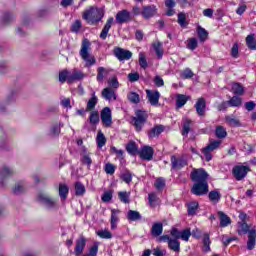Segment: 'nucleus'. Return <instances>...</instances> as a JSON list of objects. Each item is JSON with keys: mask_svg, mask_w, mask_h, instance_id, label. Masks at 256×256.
<instances>
[{"mask_svg": "<svg viewBox=\"0 0 256 256\" xmlns=\"http://www.w3.org/2000/svg\"><path fill=\"white\" fill-rule=\"evenodd\" d=\"M103 17H105V11L97 7H90L82 14V19H84L88 25H97Z\"/></svg>", "mask_w": 256, "mask_h": 256, "instance_id": "nucleus-1", "label": "nucleus"}, {"mask_svg": "<svg viewBox=\"0 0 256 256\" xmlns=\"http://www.w3.org/2000/svg\"><path fill=\"white\" fill-rule=\"evenodd\" d=\"M37 201L44 207V209H46V211H57V209H59V199L48 193H38Z\"/></svg>", "mask_w": 256, "mask_h": 256, "instance_id": "nucleus-2", "label": "nucleus"}, {"mask_svg": "<svg viewBox=\"0 0 256 256\" xmlns=\"http://www.w3.org/2000/svg\"><path fill=\"white\" fill-rule=\"evenodd\" d=\"M89 51H91V42L88 39H84L82 41L79 55L81 59L85 61V67L87 68L93 67V65L97 63V59H95V56L89 53Z\"/></svg>", "mask_w": 256, "mask_h": 256, "instance_id": "nucleus-3", "label": "nucleus"}, {"mask_svg": "<svg viewBox=\"0 0 256 256\" xmlns=\"http://www.w3.org/2000/svg\"><path fill=\"white\" fill-rule=\"evenodd\" d=\"M133 126L139 133L143 130L145 123H147V113L145 111H136V116L132 118Z\"/></svg>", "mask_w": 256, "mask_h": 256, "instance_id": "nucleus-4", "label": "nucleus"}, {"mask_svg": "<svg viewBox=\"0 0 256 256\" xmlns=\"http://www.w3.org/2000/svg\"><path fill=\"white\" fill-rule=\"evenodd\" d=\"M190 177L194 183H208L209 180V174L203 168L193 169Z\"/></svg>", "mask_w": 256, "mask_h": 256, "instance_id": "nucleus-5", "label": "nucleus"}, {"mask_svg": "<svg viewBox=\"0 0 256 256\" xmlns=\"http://www.w3.org/2000/svg\"><path fill=\"white\" fill-rule=\"evenodd\" d=\"M191 193L198 197L207 195L209 193V182H195L191 189Z\"/></svg>", "mask_w": 256, "mask_h": 256, "instance_id": "nucleus-6", "label": "nucleus"}, {"mask_svg": "<svg viewBox=\"0 0 256 256\" xmlns=\"http://www.w3.org/2000/svg\"><path fill=\"white\" fill-rule=\"evenodd\" d=\"M251 171L249 166L238 165L234 166L232 169V175L236 179V181H243L247 177V173Z\"/></svg>", "mask_w": 256, "mask_h": 256, "instance_id": "nucleus-7", "label": "nucleus"}, {"mask_svg": "<svg viewBox=\"0 0 256 256\" xmlns=\"http://www.w3.org/2000/svg\"><path fill=\"white\" fill-rule=\"evenodd\" d=\"M171 165H172V169H174L175 171H179L181 169H183V167H187L188 163H187V158L185 156H171Z\"/></svg>", "mask_w": 256, "mask_h": 256, "instance_id": "nucleus-8", "label": "nucleus"}, {"mask_svg": "<svg viewBox=\"0 0 256 256\" xmlns=\"http://www.w3.org/2000/svg\"><path fill=\"white\" fill-rule=\"evenodd\" d=\"M113 53H114V56L116 57V59H118V61H129V59H131V57H133L132 51L125 50L121 47L114 48Z\"/></svg>", "mask_w": 256, "mask_h": 256, "instance_id": "nucleus-9", "label": "nucleus"}, {"mask_svg": "<svg viewBox=\"0 0 256 256\" xmlns=\"http://www.w3.org/2000/svg\"><path fill=\"white\" fill-rule=\"evenodd\" d=\"M80 161L82 165H86L88 169L93 165V160L91 159V153L87 150V147L80 148Z\"/></svg>", "mask_w": 256, "mask_h": 256, "instance_id": "nucleus-10", "label": "nucleus"}, {"mask_svg": "<svg viewBox=\"0 0 256 256\" xmlns=\"http://www.w3.org/2000/svg\"><path fill=\"white\" fill-rule=\"evenodd\" d=\"M87 246V238L85 236H80L76 240V246L74 249V253L76 256H81L83 251H85V247Z\"/></svg>", "mask_w": 256, "mask_h": 256, "instance_id": "nucleus-11", "label": "nucleus"}, {"mask_svg": "<svg viewBox=\"0 0 256 256\" xmlns=\"http://www.w3.org/2000/svg\"><path fill=\"white\" fill-rule=\"evenodd\" d=\"M147 99L153 107L159 105V99L161 98V93L159 91L146 90Z\"/></svg>", "mask_w": 256, "mask_h": 256, "instance_id": "nucleus-12", "label": "nucleus"}, {"mask_svg": "<svg viewBox=\"0 0 256 256\" xmlns=\"http://www.w3.org/2000/svg\"><path fill=\"white\" fill-rule=\"evenodd\" d=\"M157 15V6L155 5H146L142 7V17L144 19H151Z\"/></svg>", "mask_w": 256, "mask_h": 256, "instance_id": "nucleus-13", "label": "nucleus"}, {"mask_svg": "<svg viewBox=\"0 0 256 256\" xmlns=\"http://www.w3.org/2000/svg\"><path fill=\"white\" fill-rule=\"evenodd\" d=\"M101 120L105 127H111L113 119L111 117V108L105 107L101 112Z\"/></svg>", "mask_w": 256, "mask_h": 256, "instance_id": "nucleus-14", "label": "nucleus"}, {"mask_svg": "<svg viewBox=\"0 0 256 256\" xmlns=\"http://www.w3.org/2000/svg\"><path fill=\"white\" fill-rule=\"evenodd\" d=\"M195 109L199 117H205V111L207 109V101L205 98H199L195 104Z\"/></svg>", "mask_w": 256, "mask_h": 256, "instance_id": "nucleus-15", "label": "nucleus"}, {"mask_svg": "<svg viewBox=\"0 0 256 256\" xmlns=\"http://www.w3.org/2000/svg\"><path fill=\"white\" fill-rule=\"evenodd\" d=\"M154 153L155 151L151 146H144L139 152L140 159H143L144 161H151V159H153Z\"/></svg>", "mask_w": 256, "mask_h": 256, "instance_id": "nucleus-16", "label": "nucleus"}, {"mask_svg": "<svg viewBox=\"0 0 256 256\" xmlns=\"http://www.w3.org/2000/svg\"><path fill=\"white\" fill-rule=\"evenodd\" d=\"M128 21H131V13L127 10L119 11L116 14V23L119 25H123V23H128Z\"/></svg>", "mask_w": 256, "mask_h": 256, "instance_id": "nucleus-17", "label": "nucleus"}, {"mask_svg": "<svg viewBox=\"0 0 256 256\" xmlns=\"http://www.w3.org/2000/svg\"><path fill=\"white\" fill-rule=\"evenodd\" d=\"M64 127L63 122H55L51 125L50 130H49V135L51 137H59L61 134V128Z\"/></svg>", "mask_w": 256, "mask_h": 256, "instance_id": "nucleus-18", "label": "nucleus"}, {"mask_svg": "<svg viewBox=\"0 0 256 256\" xmlns=\"http://www.w3.org/2000/svg\"><path fill=\"white\" fill-rule=\"evenodd\" d=\"M115 21V19L113 17L108 18L106 24L104 25L101 33H100V39H102L103 41H105V39H107V35H109V31L111 29V26L113 25V22Z\"/></svg>", "mask_w": 256, "mask_h": 256, "instance_id": "nucleus-19", "label": "nucleus"}, {"mask_svg": "<svg viewBox=\"0 0 256 256\" xmlns=\"http://www.w3.org/2000/svg\"><path fill=\"white\" fill-rule=\"evenodd\" d=\"M111 71H113L112 69H107L103 66H100L97 68V76H96V80L98 81V83H103V79H105V77H107V75H109V73H111Z\"/></svg>", "mask_w": 256, "mask_h": 256, "instance_id": "nucleus-20", "label": "nucleus"}, {"mask_svg": "<svg viewBox=\"0 0 256 256\" xmlns=\"http://www.w3.org/2000/svg\"><path fill=\"white\" fill-rule=\"evenodd\" d=\"M83 79H85V74L81 71L74 70L68 76V83H75V81H81Z\"/></svg>", "mask_w": 256, "mask_h": 256, "instance_id": "nucleus-21", "label": "nucleus"}, {"mask_svg": "<svg viewBox=\"0 0 256 256\" xmlns=\"http://www.w3.org/2000/svg\"><path fill=\"white\" fill-rule=\"evenodd\" d=\"M256 243V230L251 229L248 234V241H247V249L248 251H253L255 249Z\"/></svg>", "mask_w": 256, "mask_h": 256, "instance_id": "nucleus-22", "label": "nucleus"}, {"mask_svg": "<svg viewBox=\"0 0 256 256\" xmlns=\"http://www.w3.org/2000/svg\"><path fill=\"white\" fill-rule=\"evenodd\" d=\"M163 131H165L164 125H156L148 132V137L149 139H155V137H159Z\"/></svg>", "mask_w": 256, "mask_h": 256, "instance_id": "nucleus-23", "label": "nucleus"}, {"mask_svg": "<svg viewBox=\"0 0 256 256\" xmlns=\"http://www.w3.org/2000/svg\"><path fill=\"white\" fill-rule=\"evenodd\" d=\"M13 175H15V170L7 165L2 166L0 169L1 179H9V177H13Z\"/></svg>", "mask_w": 256, "mask_h": 256, "instance_id": "nucleus-24", "label": "nucleus"}, {"mask_svg": "<svg viewBox=\"0 0 256 256\" xmlns=\"http://www.w3.org/2000/svg\"><path fill=\"white\" fill-rule=\"evenodd\" d=\"M191 99V96H187L184 94H177L176 95V108L181 109V107H184L186 103Z\"/></svg>", "mask_w": 256, "mask_h": 256, "instance_id": "nucleus-25", "label": "nucleus"}, {"mask_svg": "<svg viewBox=\"0 0 256 256\" xmlns=\"http://www.w3.org/2000/svg\"><path fill=\"white\" fill-rule=\"evenodd\" d=\"M151 235L152 237H160V235H163V223H154L151 228Z\"/></svg>", "mask_w": 256, "mask_h": 256, "instance_id": "nucleus-26", "label": "nucleus"}, {"mask_svg": "<svg viewBox=\"0 0 256 256\" xmlns=\"http://www.w3.org/2000/svg\"><path fill=\"white\" fill-rule=\"evenodd\" d=\"M102 97L103 99H106V101H111V99H114V101L117 99V95L115 94V91L111 88H104L102 90Z\"/></svg>", "mask_w": 256, "mask_h": 256, "instance_id": "nucleus-27", "label": "nucleus"}, {"mask_svg": "<svg viewBox=\"0 0 256 256\" xmlns=\"http://www.w3.org/2000/svg\"><path fill=\"white\" fill-rule=\"evenodd\" d=\"M218 217L220 219V227H229L231 225V218L223 211L218 212Z\"/></svg>", "mask_w": 256, "mask_h": 256, "instance_id": "nucleus-28", "label": "nucleus"}, {"mask_svg": "<svg viewBox=\"0 0 256 256\" xmlns=\"http://www.w3.org/2000/svg\"><path fill=\"white\" fill-rule=\"evenodd\" d=\"M208 199L214 205H217L221 201V192L218 190H212L208 194Z\"/></svg>", "mask_w": 256, "mask_h": 256, "instance_id": "nucleus-29", "label": "nucleus"}, {"mask_svg": "<svg viewBox=\"0 0 256 256\" xmlns=\"http://www.w3.org/2000/svg\"><path fill=\"white\" fill-rule=\"evenodd\" d=\"M168 247L170 251H174V253H179L181 251V242L179 240L171 238L168 242Z\"/></svg>", "mask_w": 256, "mask_h": 256, "instance_id": "nucleus-30", "label": "nucleus"}, {"mask_svg": "<svg viewBox=\"0 0 256 256\" xmlns=\"http://www.w3.org/2000/svg\"><path fill=\"white\" fill-rule=\"evenodd\" d=\"M225 122L229 127H241V121L237 119L234 115L225 116Z\"/></svg>", "mask_w": 256, "mask_h": 256, "instance_id": "nucleus-31", "label": "nucleus"}, {"mask_svg": "<svg viewBox=\"0 0 256 256\" xmlns=\"http://www.w3.org/2000/svg\"><path fill=\"white\" fill-rule=\"evenodd\" d=\"M118 199L121 203H125L126 205L131 203V192L121 191L118 192Z\"/></svg>", "mask_w": 256, "mask_h": 256, "instance_id": "nucleus-32", "label": "nucleus"}, {"mask_svg": "<svg viewBox=\"0 0 256 256\" xmlns=\"http://www.w3.org/2000/svg\"><path fill=\"white\" fill-rule=\"evenodd\" d=\"M152 47L156 53V56L158 57V59H163V43H161L160 41L154 42L152 44Z\"/></svg>", "mask_w": 256, "mask_h": 256, "instance_id": "nucleus-33", "label": "nucleus"}, {"mask_svg": "<svg viewBox=\"0 0 256 256\" xmlns=\"http://www.w3.org/2000/svg\"><path fill=\"white\" fill-rule=\"evenodd\" d=\"M126 151L129 155H137L139 153V147H137V143L130 141L126 145Z\"/></svg>", "mask_w": 256, "mask_h": 256, "instance_id": "nucleus-34", "label": "nucleus"}, {"mask_svg": "<svg viewBox=\"0 0 256 256\" xmlns=\"http://www.w3.org/2000/svg\"><path fill=\"white\" fill-rule=\"evenodd\" d=\"M196 31H197L198 39H200L201 43L207 41V38L209 37V32H207L205 28L198 26Z\"/></svg>", "mask_w": 256, "mask_h": 256, "instance_id": "nucleus-35", "label": "nucleus"}, {"mask_svg": "<svg viewBox=\"0 0 256 256\" xmlns=\"http://www.w3.org/2000/svg\"><path fill=\"white\" fill-rule=\"evenodd\" d=\"M17 93H19V90L12 89L10 93H8V95L6 96V99L4 101L5 105H11V103H15Z\"/></svg>", "mask_w": 256, "mask_h": 256, "instance_id": "nucleus-36", "label": "nucleus"}, {"mask_svg": "<svg viewBox=\"0 0 256 256\" xmlns=\"http://www.w3.org/2000/svg\"><path fill=\"white\" fill-rule=\"evenodd\" d=\"M25 191H26L25 182L16 183L12 189V192L14 193V195H23Z\"/></svg>", "mask_w": 256, "mask_h": 256, "instance_id": "nucleus-37", "label": "nucleus"}, {"mask_svg": "<svg viewBox=\"0 0 256 256\" xmlns=\"http://www.w3.org/2000/svg\"><path fill=\"white\" fill-rule=\"evenodd\" d=\"M246 45H247L248 49H251V51L256 50L255 34H249L246 37Z\"/></svg>", "mask_w": 256, "mask_h": 256, "instance_id": "nucleus-38", "label": "nucleus"}, {"mask_svg": "<svg viewBox=\"0 0 256 256\" xmlns=\"http://www.w3.org/2000/svg\"><path fill=\"white\" fill-rule=\"evenodd\" d=\"M69 195V187H67L66 184H60L59 185V197L62 201H65L67 199V196Z\"/></svg>", "mask_w": 256, "mask_h": 256, "instance_id": "nucleus-39", "label": "nucleus"}, {"mask_svg": "<svg viewBox=\"0 0 256 256\" xmlns=\"http://www.w3.org/2000/svg\"><path fill=\"white\" fill-rule=\"evenodd\" d=\"M228 105L230 107H241L243 105V99L239 96H233L228 100Z\"/></svg>", "mask_w": 256, "mask_h": 256, "instance_id": "nucleus-40", "label": "nucleus"}, {"mask_svg": "<svg viewBox=\"0 0 256 256\" xmlns=\"http://www.w3.org/2000/svg\"><path fill=\"white\" fill-rule=\"evenodd\" d=\"M74 187H75V195L77 197H83V195H85L86 189L83 183L76 182Z\"/></svg>", "mask_w": 256, "mask_h": 256, "instance_id": "nucleus-41", "label": "nucleus"}, {"mask_svg": "<svg viewBox=\"0 0 256 256\" xmlns=\"http://www.w3.org/2000/svg\"><path fill=\"white\" fill-rule=\"evenodd\" d=\"M178 24L182 29H186L189 22H187V15L184 12L178 13Z\"/></svg>", "mask_w": 256, "mask_h": 256, "instance_id": "nucleus-42", "label": "nucleus"}, {"mask_svg": "<svg viewBox=\"0 0 256 256\" xmlns=\"http://www.w3.org/2000/svg\"><path fill=\"white\" fill-rule=\"evenodd\" d=\"M119 210H111V229H117V223H119V217L117 216Z\"/></svg>", "mask_w": 256, "mask_h": 256, "instance_id": "nucleus-43", "label": "nucleus"}, {"mask_svg": "<svg viewBox=\"0 0 256 256\" xmlns=\"http://www.w3.org/2000/svg\"><path fill=\"white\" fill-rule=\"evenodd\" d=\"M126 217H127L128 221H139V220H141V214L138 211H135V210H129Z\"/></svg>", "mask_w": 256, "mask_h": 256, "instance_id": "nucleus-44", "label": "nucleus"}, {"mask_svg": "<svg viewBox=\"0 0 256 256\" xmlns=\"http://www.w3.org/2000/svg\"><path fill=\"white\" fill-rule=\"evenodd\" d=\"M96 143L99 147V149H101L102 147H105V143H107V138H105V134H103V132L99 131L96 137Z\"/></svg>", "mask_w": 256, "mask_h": 256, "instance_id": "nucleus-45", "label": "nucleus"}, {"mask_svg": "<svg viewBox=\"0 0 256 256\" xmlns=\"http://www.w3.org/2000/svg\"><path fill=\"white\" fill-rule=\"evenodd\" d=\"M13 21H15V15H13V13L6 12L3 14L2 23L4 25H9V23H13Z\"/></svg>", "mask_w": 256, "mask_h": 256, "instance_id": "nucleus-46", "label": "nucleus"}, {"mask_svg": "<svg viewBox=\"0 0 256 256\" xmlns=\"http://www.w3.org/2000/svg\"><path fill=\"white\" fill-rule=\"evenodd\" d=\"M232 93H234V95H243L245 93V89L243 88V85H241L240 83H233Z\"/></svg>", "mask_w": 256, "mask_h": 256, "instance_id": "nucleus-47", "label": "nucleus"}, {"mask_svg": "<svg viewBox=\"0 0 256 256\" xmlns=\"http://www.w3.org/2000/svg\"><path fill=\"white\" fill-rule=\"evenodd\" d=\"M215 135L218 139H225V137H227V130L223 126H217Z\"/></svg>", "mask_w": 256, "mask_h": 256, "instance_id": "nucleus-48", "label": "nucleus"}, {"mask_svg": "<svg viewBox=\"0 0 256 256\" xmlns=\"http://www.w3.org/2000/svg\"><path fill=\"white\" fill-rule=\"evenodd\" d=\"M97 96H95V93H93L91 99H89L87 106H86V111H93L97 105Z\"/></svg>", "mask_w": 256, "mask_h": 256, "instance_id": "nucleus-49", "label": "nucleus"}, {"mask_svg": "<svg viewBox=\"0 0 256 256\" xmlns=\"http://www.w3.org/2000/svg\"><path fill=\"white\" fill-rule=\"evenodd\" d=\"M148 201L151 207H156L159 204V197H157V194L155 192L150 193L148 195Z\"/></svg>", "mask_w": 256, "mask_h": 256, "instance_id": "nucleus-50", "label": "nucleus"}, {"mask_svg": "<svg viewBox=\"0 0 256 256\" xmlns=\"http://www.w3.org/2000/svg\"><path fill=\"white\" fill-rule=\"evenodd\" d=\"M203 245H204V251H205L206 253L209 252V251H211V239H210L208 233H205V234H204Z\"/></svg>", "mask_w": 256, "mask_h": 256, "instance_id": "nucleus-51", "label": "nucleus"}, {"mask_svg": "<svg viewBox=\"0 0 256 256\" xmlns=\"http://www.w3.org/2000/svg\"><path fill=\"white\" fill-rule=\"evenodd\" d=\"M127 97L130 103H134L135 105H137V103H140L141 101V98H139V94H137L136 92L128 93Z\"/></svg>", "mask_w": 256, "mask_h": 256, "instance_id": "nucleus-52", "label": "nucleus"}, {"mask_svg": "<svg viewBox=\"0 0 256 256\" xmlns=\"http://www.w3.org/2000/svg\"><path fill=\"white\" fill-rule=\"evenodd\" d=\"M186 47H187V49H190V51H195V49H197V47H198L197 38H189L187 40Z\"/></svg>", "mask_w": 256, "mask_h": 256, "instance_id": "nucleus-53", "label": "nucleus"}, {"mask_svg": "<svg viewBox=\"0 0 256 256\" xmlns=\"http://www.w3.org/2000/svg\"><path fill=\"white\" fill-rule=\"evenodd\" d=\"M189 131H191V120L185 119L183 124L182 135L184 137H187L189 135Z\"/></svg>", "mask_w": 256, "mask_h": 256, "instance_id": "nucleus-54", "label": "nucleus"}, {"mask_svg": "<svg viewBox=\"0 0 256 256\" xmlns=\"http://www.w3.org/2000/svg\"><path fill=\"white\" fill-rule=\"evenodd\" d=\"M96 234L101 239H112L113 238V234H111V232L109 230H99L96 232Z\"/></svg>", "mask_w": 256, "mask_h": 256, "instance_id": "nucleus-55", "label": "nucleus"}, {"mask_svg": "<svg viewBox=\"0 0 256 256\" xmlns=\"http://www.w3.org/2000/svg\"><path fill=\"white\" fill-rule=\"evenodd\" d=\"M83 27V23L81 20H76L74 23L71 25V31L72 33H79L81 31V28Z\"/></svg>", "mask_w": 256, "mask_h": 256, "instance_id": "nucleus-56", "label": "nucleus"}, {"mask_svg": "<svg viewBox=\"0 0 256 256\" xmlns=\"http://www.w3.org/2000/svg\"><path fill=\"white\" fill-rule=\"evenodd\" d=\"M197 209H199V203L191 202L188 204V215H195V213H197Z\"/></svg>", "mask_w": 256, "mask_h": 256, "instance_id": "nucleus-57", "label": "nucleus"}, {"mask_svg": "<svg viewBox=\"0 0 256 256\" xmlns=\"http://www.w3.org/2000/svg\"><path fill=\"white\" fill-rule=\"evenodd\" d=\"M89 120H90V123L92 125H97V123H99V112L98 111H92L90 113Z\"/></svg>", "mask_w": 256, "mask_h": 256, "instance_id": "nucleus-58", "label": "nucleus"}, {"mask_svg": "<svg viewBox=\"0 0 256 256\" xmlns=\"http://www.w3.org/2000/svg\"><path fill=\"white\" fill-rule=\"evenodd\" d=\"M194 73L190 68H186L181 72L182 79H192L194 77Z\"/></svg>", "mask_w": 256, "mask_h": 256, "instance_id": "nucleus-59", "label": "nucleus"}, {"mask_svg": "<svg viewBox=\"0 0 256 256\" xmlns=\"http://www.w3.org/2000/svg\"><path fill=\"white\" fill-rule=\"evenodd\" d=\"M97 253H99V242H95L89 249V253L86 255L97 256Z\"/></svg>", "mask_w": 256, "mask_h": 256, "instance_id": "nucleus-60", "label": "nucleus"}, {"mask_svg": "<svg viewBox=\"0 0 256 256\" xmlns=\"http://www.w3.org/2000/svg\"><path fill=\"white\" fill-rule=\"evenodd\" d=\"M108 85L111 89H119V80L117 76H113L111 79L108 80Z\"/></svg>", "mask_w": 256, "mask_h": 256, "instance_id": "nucleus-61", "label": "nucleus"}, {"mask_svg": "<svg viewBox=\"0 0 256 256\" xmlns=\"http://www.w3.org/2000/svg\"><path fill=\"white\" fill-rule=\"evenodd\" d=\"M69 71L64 70L59 73V81L60 83H65L66 81L69 82Z\"/></svg>", "mask_w": 256, "mask_h": 256, "instance_id": "nucleus-62", "label": "nucleus"}, {"mask_svg": "<svg viewBox=\"0 0 256 256\" xmlns=\"http://www.w3.org/2000/svg\"><path fill=\"white\" fill-rule=\"evenodd\" d=\"M154 185L158 191H162L165 188V179L158 178Z\"/></svg>", "mask_w": 256, "mask_h": 256, "instance_id": "nucleus-63", "label": "nucleus"}, {"mask_svg": "<svg viewBox=\"0 0 256 256\" xmlns=\"http://www.w3.org/2000/svg\"><path fill=\"white\" fill-rule=\"evenodd\" d=\"M189 237H191V230L185 229L180 233V239L182 241H189Z\"/></svg>", "mask_w": 256, "mask_h": 256, "instance_id": "nucleus-64", "label": "nucleus"}]
</instances>
